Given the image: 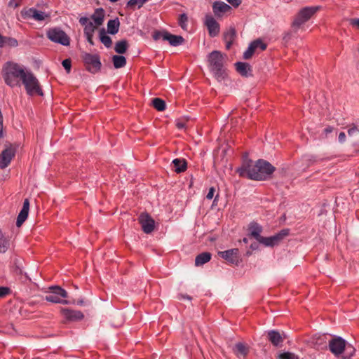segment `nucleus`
<instances>
[{
    "instance_id": "64",
    "label": "nucleus",
    "mask_w": 359,
    "mask_h": 359,
    "mask_svg": "<svg viewBox=\"0 0 359 359\" xmlns=\"http://www.w3.org/2000/svg\"><path fill=\"white\" fill-rule=\"evenodd\" d=\"M247 255H250V252H247Z\"/></svg>"
},
{
    "instance_id": "21",
    "label": "nucleus",
    "mask_w": 359,
    "mask_h": 359,
    "mask_svg": "<svg viewBox=\"0 0 359 359\" xmlns=\"http://www.w3.org/2000/svg\"><path fill=\"white\" fill-rule=\"evenodd\" d=\"M279 236H273L270 237L262 236L258 242L266 247H273L279 243Z\"/></svg>"
},
{
    "instance_id": "40",
    "label": "nucleus",
    "mask_w": 359,
    "mask_h": 359,
    "mask_svg": "<svg viewBox=\"0 0 359 359\" xmlns=\"http://www.w3.org/2000/svg\"><path fill=\"white\" fill-rule=\"evenodd\" d=\"M18 45V43L15 39L6 36L5 37L4 46H9L11 47H16Z\"/></svg>"
},
{
    "instance_id": "44",
    "label": "nucleus",
    "mask_w": 359,
    "mask_h": 359,
    "mask_svg": "<svg viewBox=\"0 0 359 359\" xmlns=\"http://www.w3.org/2000/svg\"><path fill=\"white\" fill-rule=\"evenodd\" d=\"M62 66L66 69L67 72H69L71 70V60L70 59H65L62 62Z\"/></svg>"
},
{
    "instance_id": "30",
    "label": "nucleus",
    "mask_w": 359,
    "mask_h": 359,
    "mask_svg": "<svg viewBox=\"0 0 359 359\" xmlns=\"http://www.w3.org/2000/svg\"><path fill=\"white\" fill-rule=\"evenodd\" d=\"M128 48V43L126 40L119 41L115 45V51L119 54L124 53Z\"/></svg>"
},
{
    "instance_id": "57",
    "label": "nucleus",
    "mask_w": 359,
    "mask_h": 359,
    "mask_svg": "<svg viewBox=\"0 0 359 359\" xmlns=\"http://www.w3.org/2000/svg\"><path fill=\"white\" fill-rule=\"evenodd\" d=\"M352 25L357 27L359 28V19H353L351 22Z\"/></svg>"
},
{
    "instance_id": "45",
    "label": "nucleus",
    "mask_w": 359,
    "mask_h": 359,
    "mask_svg": "<svg viewBox=\"0 0 359 359\" xmlns=\"http://www.w3.org/2000/svg\"><path fill=\"white\" fill-rule=\"evenodd\" d=\"M10 292V289L7 287H0V298L6 297Z\"/></svg>"
},
{
    "instance_id": "31",
    "label": "nucleus",
    "mask_w": 359,
    "mask_h": 359,
    "mask_svg": "<svg viewBox=\"0 0 359 359\" xmlns=\"http://www.w3.org/2000/svg\"><path fill=\"white\" fill-rule=\"evenodd\" d=\"M100 38L101 42L107 48L111 46L112 41L111 38L107 36L105 33V30L104 29H101L100 32Z\"/></svg>"
},
{
    "instance_id": "34",
    "label": "nucleus",
    "mask_w": 359,
    "mask_h": 359,
    "mask_svg": "<svg viewBox=\"0 0 359 359\" xmlns=\"http://www.w3.org/2000/svg\"><path fill=\"white\" fill-rule=\"evenodd\" d=\"M329 337L328 334H323L321 336H319L316 341V344L318 346L319 348H324L327 347L326 345V341L327 339V337Z\"/></svg>"
},
{
    "instance_id": "7",
    "label": "nucleus",
    "mask_w": 359,
    "mask_h": 359,
    "mask_svg": "<svg viewBox=\"0 0 359 359\" xmlns=\"http://www.w3.org/2000/svg\"><path fill=\"white\" fill-rule=\"evenodd\" d=\"M81 57L86 69L90 73H97L101 68V62L97 54L83 53Z\"/></svg>"
},
{
    "instance_id": "17",
    "label": "nucleus",
    "mask_w": 359,
    "mask_h": 359,
    "mask_svg": "<svg viewBox=\"0 0 359 359\" xmlns=\"http://www.w3.org/2000/svg\"><path fill=\"white\" fill-rule=\"evenodd\" d=\"M29 210V201L27 198L24 201L23 206L20 210L16 221V226H20L28 217Z\"/></svg>"
},
{
    "instance_id": "13",
    "label": "nucleus",
    "mask_w": 359,
    "mask_h": 359,
    "mask_svg": "<svg viewBox=\"0 0 359 359\" xmlns=\"http://www.w3.org/2000/svg\"><path fill=\"white\" fill-rule=\"evenodd\" d=\"M61 313L69 321H78L83 318L84 316L80 311L69 309H61Z\"/></svg>"
},
{
    "instance_id": "46",
    "label": "nucleus",
    "mask_w": 359,
    "mask_h": 359,
    "mask_svg": "<svg viewBox=\"0 0 359 359\" xmlns=\"http://www.w3.org/2000/svg\"><path fill=\"white\" fill-rule=\"evenodd\" d=\"M22 0H10L8 2V6L11 8H16L20 6Z\"/></svg>"
},
{
    "instance_id": "12",
    "label": "nucleus",
    "mask_w": 359,
    "mask_h": 359,
    "mask_svg": "<svg viewBox=\"0 0 359 359\" xmlns=\"http://www.w3.org/2000/svg\"><path fill=\"white\" fill-rule=\"evenodd\" d=\"M205 24L208 29L210 36H215L219 32V25L218 22L211 15H206Z\"/></svg>"
},
{
    "instance_id": "2",
    "label": "nucleus",
    "mask_w": 359,
    "mask_h": 359,
    "mask_svg": "<svg viewBox=\"0 0 359 359\" xmlns=\"http://www.w3.org/2000/svg\"><path fill=\"white\" fill-rule=\"evenodd\" d=\"M317 10L318 8L313 6L301 9L294 16L290 30L284 34L283 36L284 42L288 43L292 38L296 37L298 30L314 15Z\"/></svg>"
},
{
    "instance_id": "42",
    "label": "nucleus",
    "mask_w": 359,
    "mask_h": 359,
    "mask_svg": "<svg viewBox=\"0 0 359 359\" xmlns=\"http://www.w3.org/2000/svg\"><path fill=\"white\" fill-rule=\"evenodd\" d=\"M168 32H159V31H156L154 32L153 34V39L155 40V41H158V40H160V39H163L164 41V36L168 34Z\"/></svg>"
},
{
    "instance_id": "60",
    "label": "nucleus",
    "mask_w": 359,
    "mask_h": 359,
    "mask_svg": "<svg viewBox=\"0 0 359 359\" xmlns=\"http://www.w3.org/2000/svg\"><path fill=\"white\" fill-rule=\"evenodd\" d=\"M243 243H248V238H244L243 239Z\"/></svg>"
},
{
    "instance_id": "59",
    "label": "nucleus",
    "mask_w": 359,
    "mask_h": 359,
    "mask_svg": "<svg viewBox=\"0 0 359 359\" xmlns=\"http://www.w3.org/2000/svg\"><path fill=\"white\" fill-rule=\"evenodd\" d=\"M2 132H3V125L0 124V137L2 136Z\"/></svg>"
},
{
    "instance_id": "61",
    "label": "nucleus",
    "mask_w": 359,
    "mask_h": 359,
    "mask_svg": "<svg viewBox=\"0 0 359 359\" xmlns=\"http://www.w3.org/2000/svg\"><path fill=\"white\" fill-rule=\"evenodd\" d=\"M325 131L326 133H330V132H332V129L326 128V129L325 130Z\"/></svg>"
},
{
    "instance_id": "52",
    "label": "nucleus",
    "mask_w": 359,
    "mask_h": 359,
    "mask_svg": "<svg viewBox=\"0 0 359 359\" xmlns=\"http://www.w3.org/2000/svg\"><path fill=\"white\" fill-rule=\"evenodd\" d=\"M86 36V39H87V41L91 44V45H93V34H85Z\"/></svg>"
},
{
    "instance_id": "8",
    "label": "nucleus",
    "mask_w": 359,
    "mask_h": 359,
    "mask_svg": "<svg viewBox=\"0 0 359 359\" xmlns=\"http://www.w3.org/2000/svg\"><path fill=\"white\" fill-rule=\"evenodd\" d=\"M355 351V348L351 344L338 337V359H351Z\"/></svg>"
},
{
    "instance_id": "53",
    "label": "nucleus",
    "mask_w": 359,
    "mask_h": 359,
    "mask_svg": "<svg viewBox=\"0 0 359 359\" xmlns=\"http://www.w3.org/2000/svg\"><path fill=\"white\" fill-rule=\"evenodd\" d=\"M346 137V135L344 132H341L338 136V139L340 142H344Z\"/></svg>"
},
{
    "instance_id": "26",
    "label": "nucleus",
    "mask_w": 359,
    "mask_h": 359,
    "mask_svg": "<svg viewBox=\"0 0 359 359\" xmlns=\"http://www.w3.org/2000/svg\"><path fill=\"white\" fill-rule=\"evenodd\" d=\"M120 22L118 18L110 20L107 22V30L111 34H116L119 29Z\"/></svg>"
},
{
    "instance_id": "39",
    "label": "nucleus",
    "mask_w": 359,
    "mask_h": 359,
    "mask_svg": "<svg viewBox=\"0 0 359 359\" xmlns=\"http://www.w3.org/2000/svg\"><path fill=\"white\" fill-rule=\"evenodd\" d=\"M330 351L337 355V338L334 337L328 340Z\"/></svg>"
},
{
    "instance_id": "24",
    "label": "nucleus",
    "mask_w": 359,
    "mask_h": 359,
    "mask_svg": "<svg viewBox=\"0 0 359 359\" xmlns=\"http://www.w3.org/2000/svg\"><path fill=\"white\" fill-rule=\"evenodd\" d=\"M164 41H168L171 46H177L183 43L184 39L180 36L168 33L164 36Z\"/></svg>"
},
{
    "instance_id": "6",
    "label": "nucleus",
    "mask_w": 359,
    "mask_h": 359,
    "mask_svg": "<svg viewBox=\"0 0 359 359\" xmlns=\"http://www.w3.org/2000/svg\"><path fill=\"white\" fill-rule=\"evenodd\" d=\"M67 292L59 286H52L46 292L45 299L55 304H69L70 302L66 300Z\"/></svg>"
},
{
    "instance_id": "47",
    "label": "nucleus",
    "mask_w": 359,
    "mask_h": 359,
    "mask_svg": "<svg viewBox=\"0 0 359 359\" xmlns=\"http://www.w3.org/2000/svg\"><path fill=\"white\" fill-rule=\"evenodd\" d=\"M215 191V188L214 187H210L209 189V191H208V194L206 196V198L208 199H209V200L212 199L213 198V196H214Z\"/></svg>"
},
{
    "instance_id": "28",
    "label": "nucleus",
    "mask_w": 359,
    "mask_h": 359,
    "mask_svg": "<svg viewBox=\"0 0 359 359\" xmlns=\"http://www.w3.org/2000/svg\"><path fill=\"white\" fill-rule=\"evenodd\" d=\"M234 352L238 356L245 357L248 353V348L242 343H238L235 346Z\"/></svg>"
},
{
    "instance_id": "23",
    "label": "nucleus",
    "mask_w": 359,
    "mask_h": 359,
    "mask_svg": "<svg viewBox=\"0 0 359 359\" xmlns=\"http://www.w3.org/2000/svg\"><path fill=\"white\" fill-rule=\"evenodd\" d=\"M104 18V11L102 8H97L91 16L93 22L96 24L97 26L102 25Z\"/></svg>"
},
{
    "instance_id": "20",
    "label": "nucleus",
    "mask_w": 359,
    "mask_h": 359,
    "mask_svg": "<svg viewBox=\"0 0 359 359\" xmlns=\"http://www.w3.org/2000/svg\"><path fill=\"white\" fill-rule=\"evenodd\" d=\"M249 235L256 239L257 241L262 237V227L257 222H251L248 226Z\"/></svg>"
},
{
    "instance_id": "25",
    "label": "nucleus",
    "mask_w": 359,
    "mask_h": 359,
    "mask_svg": "<svg viewBox=\"0 0 359 359\" xmlns=\"http://www.w3.org/2000/svg\"><path fill=\"white\" fill-rule=\"evenodd\" d=\"M175 171L177 173L182 172L187 169V162L184 159L175 158L172 161Z\"/></svg>"
},
{
    "instance_id": "56",
    "label": "nucleus",
    "mask_w": 359,
    "mask_h": 359,
    "mask_svg": "<svg viewBox=\"0 0 359 359\" xmlns=\"http://www.w3.org/2000/svg\"><path fill=\"white\" fill-rule=\"evenodd\" d=\"M5 37H6V36H2V35L0 34V48H2V47H4V46Z\"/></svg>"
},
{
    "instance_id": "14",
    "label": "nucleus",
    "mask_w": 359,
    "mask_h": 359,
    "mask_svg": "<svg viewBox=\"0 0 359 359\" xmlns=\"http://www.w3.org/2000/svg\"><path fill=\"white\" fill-rule=\"evenodd\" d=\"M219 255L231 264L238 262L239 250L237 248L219 252Z\"/></svg>"
},
{
    "instance_id": "27",
    "label": "nucleus",
    "mask_w": 359,
    "mask_h": 359,
    "mask_svg": "<svg viewBox=\"0 0 359 359\" xmlns=\"http://www.w3.org/2000/svg\"><path fill=\"white\" fill-rule=\"evenodd\" d=\"M211 259V254L210 252H203L198 255L195 259L196 266H201L208 262Z\"/></svg>"
},
{
    "instance_id": "3",
    "label": "nucleus",
    "mask_w": 359,
    "mask_h": 359,
    "mask_svg": "<svg viewBox=\"0 0 359 359\" xmlns=\"http://www.w3.org/2000/svg\"><path fill=\"white\" fill-rule=\"evenodd\" d=\"M210 71L218 81H224L227 76L226 62V55L221 52L214 50L208 55Z\"/></svg>"
},
{
    "instance_id": "19",
    "label": "nucleus",
    "mask_w": 359,
    "mask_h": 359,
    "mask_svg": "<svg viewBox=\"0 0 359 359\" xmlns=\"http://www.w3.org/2000/svg\"><path fill=\"white\" fill-rule=\"evenodd\" d=\"M268 339L275 346H278L283 342L284 337L282 334L276 330H270L267 332Z\"/></svg>"
},
{
    "instance_id": "62",
    "label": "nucleus",
    "mask_w": 359,
    "mask_h": 359,
    "mask_svg": "<svg viewBox=\"0 0 359 359\" xmlns=\"http://www.w3.org/2000/svg\"><path fill=\"white\" fill-rule=\"evenodd\" d=\"M111 2H116L118 0H109Z\"/></svg>"
},
{
    "instance_id": "48",
    "label": "nucleus",
    "mask_w": 359,
    "mask_h": 359,
    "mask_svg": "<svg viewBox=\"0 0 359 359\" xmlns=\"http://www.w3.org/2000/svg\"><path fill=\"white\" fill-rule=\"evenodd\" d=\"M231 5L238 7L241 4V0H226Z\"/></svg>"
},
{
    "instance_id": "9",
    "label": "nucleus",
    "mask_w": 359,
    "mask_h": 359,
    "mask_svg": "<svg viewBox=\"0 0 359 359\" xmlns=\"http://www.w3.org/2000/svg\"><path fill=\"white\" fill-rule=\"evenodd\" d=\"M48 38L55 43L63 46L69 45V38L65 32L59 28H53L47 32Z\"/></svg>"
},
{
    "instance_id": "11",
    "label": "nucleus",
    "mask_w": 359,
    "mask_h": 359,
    "mask_svg": "<svg viewBox=\"0 0 359 359\" xmlns=\"http://www.w3.org/2000/svg\"><path fill=\"white\" fill-rule=\"evenodd\" d=\"M15 151L12 147H8L2 151L0 154V168L4 169L8 166L15 156Z\"/></svg>"
},
{
    "instance_id": "4",
    "label": "nucleus",
    "mask_w": 359,
    "mask_h": 359,
    "mask_svg": "<svg viewBox=\"0 0 359 359\" xmlns=\"http://www.w3.org/2000/svg\"><path fill=\"white\" fill-rule=\"evenodd\" d=\"M27 71L17 63L8 62L2 68V76L5 83L13 88L20 86V81H22Z\"/></svg>"
},
{
    "instance_id": "32",
    "label": "nucleus",
    "mask_w": 359,
    "mask_h": 359,
    "mask_svg": "<svg viewBox=\"0 0 359 359\" xmlns=\"http://www.w3.org/2000/svg\"><path fill=\"white\" fill-rule=\"evenodd\" d=\"M257 43H259V42H252L248 46V49L243 53V58L245 60H248L252 57L253 53L256 50L255 46Z\"/></svg>"
},
{
    "instance_id": "51",
    "label": "nucleus",
    "mask_w": 359,
    "mask_h": 359,
    "mask_svg": "<svg viewBox=\"0 0 359 359\" xmlns=\"http://www.w3.org/2000/svg\"><path fill=\"white\" fill-rule=\"evenodd\" d=\"M176 126L179 129H182L185 127V122L181 120L176 121Z\"/></svg>"
},
{
    "instance_id": "1",
    "label": "nucleus",
    "mask_w": 359,
    "mask_h": 359,
    "mask_svg": "<svg viewBox=\"0 0 359 359\" xmlns=\"http://www.w3.org/2000/svg\"><path fill=\"white\" fill-rule=\"evenodd\" d=\"M275 168L268 161L259 159L256 162L245 160L237 172L241 177H247L254 180H266L271 177Z\"/></svg>"
},
{
    "instance_id": "10",
    "label": "nucleus",
    "mask_w": 359,
    "mask_h": 359,
    "mask_svg": "<svg viewBox=\"0 0 359 359\" xmlns=\"http://www.w3.org/2000/svg\"><path fill=\"white\" fill-rule=\"evenodd\" d=\"M138 221L145 233H150L154 231L155 222L148 213H141L139 216Z\"/></svg>"
},
{
    "instance_id": "16",
    "label": "nucleus",
    "mask_w": 359,
    "mask_h": 359,
    "mask_svg": "<svg viewBox=\"0 0 359 359\" xmlns=\"http://www.w3.org/2000/svg\"><path fill=\"white\" fill-rule=\"evenodd\" d=\"M25 16L27 18L33 19L36 21H42L48 18V15L43 11L31 8L25 12Z\"/></svg>"
},
{
    "instance_id": "33",
    "label": "nucleus",
    "mask_w": 359,
    "mask_h": 359,
    "mask_svg": "<svg viewBox=\"0 0 359 359\" xmlns=\"http://www.w3.org/2000/svg\"><path fill=\"white\" fill-rule=\"evenodd\" d=\"M153 106L158 111H162L165 109V103L161 98H154L152 100Z\"/></svg>"
},
{
    "instance_id": "63",
    "label": "nucleus",
    "mask_w": 359,
    "mask_h": 359,
    "mask_svg": "<svg viewBox=\"0 0 359 359\" xmlns=\"http://www.w3.org/2000/svg\"><path fill=\"white\" fill-rule=\"evenodd\" d=\"M82 303H83V301H79V302H78V304H81Z\"/></svg>"
},
{
    "instance_id": "35",
    "label": "nucleus",
    "mask_w": 359,
    "mask_h": 359,
    "mask_svg": "<svg viewBox=\"0 0 359 359\" xmlns=\"http://www.w3.org/2000/svg\"><path fill=\"white\" fill-rule=\"evenodd\" d=\"M98 26L92 21H90L84 27V34H93Z\"/></svg>"
},
{
    "instance_id": "58",
    "label": "nucleus",
    "mask_w": 359,
    "mask_h": 359,
    "mask_svg": "<svg viewBox=\"0 0 359 359\" xmlns=\"http://www.w3.org/2000/svg\"><path fill=\"white\" fill-rule=\"evenodd\" d=\"M226 41V48L227 49H229L233 41Z\"/></svg>"
},
{
    "instance_id": "5",
    "label": "nucleus",
    "mask_w": 359,
    "mask_h": 359,
    "mask_svg": "<svg viewBox=\"0 0 359 359\" xmlns=\"http://www.w3.org/2000/svg\"><path fill=\"white\" fill-rule=\"evenodd\" d=\"M21 81L28 95H43V90L39 80L31 71L27 70V72H25Z\"/></svg>"
},
{
    "instance_id": "50",
    "label": "nucleus",
    "mask_w": 359,
    "mask_h": 359,
    "mask_svg": "<svg viewBox=\"0 0 359 359\" xmlns=\"http://www.w3.org/2000/svg\"><path fill=\"white\" fill-rule=\"evenodd\" d=\"M90 22L89 19L86 17H82L79 19V22L81 25L86 26Z\"/></svg>"
},
{
    "instance_id": "54",
    "label": "nucleus",
    "mask_w": 359,
    "mask_h": 359,
    "mask_svg": "<svg viewBox=\"0 0 359 359\" xmlns=\"http://www.w3.org/2000/svg\"><path fill=\"white\" fill-rule=\"evenodd\" d=\"M356 131H359V130H358L357 128L354 127V128H351L348 129V133L349 135H353L354 134V133H355Z\"/></svg>"
},
{
    "instance_id": "49",
    "label": "nucleus",
    "mask_w": 359,
    "mask_h": 359,
    "mask_svg": "<svg viewBox=\"0 0 359 359\" xmlns=\"http://www.w3.org/2000/svg\"><path fill=\"white\" fill-rule=\"evenodd\" d=\"M287 234H288V231L287 230H283L279 233L276 234L275 236H280V238H279V242H280Z\"/></svg>"
},
{
    "instance_id": "29",
    "label": "nucleus",
    "mask_w": 359,
    "mask_h": 359,
    "mask_svg": "<svg viewBox=\"0 0 359 359\" xmlns=\"http://www.w3.org/2000/svg\"><path fill=\"white\" fill-rule=\"evenodd\" d=\"M113 64L115 68H121L126 64V60L124 56L122 55H114L112 57Z\"/></svg>"
},
{
    "instance_id": "55",
    "label": "nucleus",
    "mask_w": 359,
    "mask_h": 359,
    "mask_svg": "<svg viewBox=\"0 0 359 359\" xmlns=\"http://www.w3.org/2000/svg\"><path fill=\"white\" fill-rule=\"evenodd\" d=\"M250 248L252 250H256L259 248V245L258 243H253L250 245Z\"/></svg>"
},
{
    "instance_id": "15",
    "label": "nucleus",
    "mask_w": 359,
    "mask_h": 359,
    "mask_svg": "<svg viewBox=\"0 0 359 359\" xmlns=\"http://www.w3.org/2000/svg\"><path fill=\"white\" fill-rule=\"evenodd\" d=\"M212 10L216 17H222L223 14L231 11V7L223 1H215Z\"/></svg>"
},
{
    "instance_id": "37",
    "label": "nucleus",
    "mask_w": 359,
    "mask_h": 359,
    "mask_svg": "<svg viewBox=\"0 0 359 359\" xmlns=\"http://www.w3.org/2000/svg\"><path fill=\"white\" fill-rule=\"evenodd\" d=\"M188 17L185 13L181 14L179 18V25L183 29H187Z\"/></svg>"
},
{
    "instance_id": "36",
    "label": "nucleus",
    "mask_w": 359,
    "mask_h": 359,
    "mask_svg": "<svg viewBox=\"0 0 359 359\" xmlns=\"http://www.w3.org/2000/svg\"><path fill=\"white\" fill-rule=\"evenodd\" d=\"M278 359H299L298 356L290 352L281 353L278 356Z\"/></svg>"
},
{
    "instance_id": "41",
    "label": "nucleus",
    "mask_w": 359,
    "mask_h": 359,
    "mask_svg": "<svg viewBox=\"0 0 359 359\" xmlns=\"http://www.w3.org/2000/svg\"><path fill=\"white\" fill-rule=\"evenodd\" d=\"M147 1V0H130L128 2V6L133 7L137 5L138 8H140Z\"/></svg>"
},
{
    "instance_id": "22",
    "label": "nucleus",
    "mask_w": 359,
    "mask_h": 359,
    "mask_svg": "<svg viewBox=\"0 0 359 359\" xmlns=\"http://www.w3.org/2000/svg\"><path fill=\"white\" fill-rule=\"evenodd\" d=\"M236 71L244 76H248L251 72V67L246 62H238L235 64Z\"/></svg>"
},
{
    "instance_id": "43",
    "label": "nucleus",
    "mask_w": 359,
    "mask_h": 359,
    "mask_svg": "<svg viewBox=\"0 0 359 359\" xmlns=\"http://www.w3.org/2000/svg\"><path fill=\"white\" fill-rule=\"evenodd\" d=\"M253 42H259L260 43H257L255 46V50L259 48L261 50H264L266 48V44L264 43L261 39H257Z\"/></svg>"
},
{
    "instance_id": "38",
    "label": "nucleus",
    "mask_w": 359,
    "mask_h": 359,
    "mask_svg": "<svg viewBox=\"0 0 359 359\" xmlns=\"http://www.w3.org/2000/svg\"><path fill=\"white\" fill-rule=\"evenodd\" d=\"M236 36V31L233 28L229 29L224 36L225 41H233Z\"/></svg>"
},
{
    "instance_id": "18",
    "label": "nucleus",
    "mask_w": 359,
    "mask_h": 359,
    "mask_svg": "<svg viewBox=\"0 0 359 359\" xmlns=\"http://www.w3.org/2000/svg\"><path fill=\"white\" fill-rule=\"evenodd\" d=\"M12 245L11 238L0 229V253H6Z\"/></svg>"
}]
</instances>
